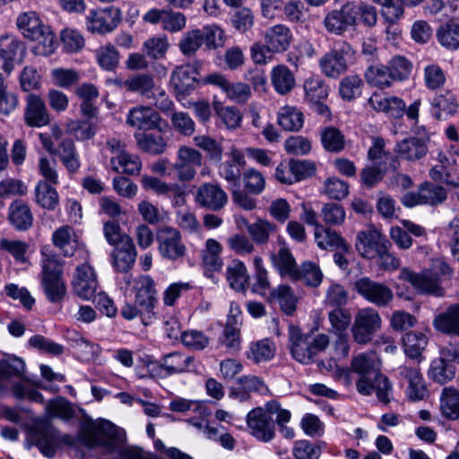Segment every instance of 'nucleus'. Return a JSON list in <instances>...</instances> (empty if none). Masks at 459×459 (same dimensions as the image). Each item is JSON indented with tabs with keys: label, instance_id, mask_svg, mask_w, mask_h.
Listing matches in <instances>:
<instances>
[{
	"label": "nucleus",
	"instance_id": "6e6d98bb",
	"mask_svg": "<svg viewBox=\"0 0 459 459\" xmlns=\"http://www.w3.org/2000/svg\"><path fill=\"white\" fill-rule=\"evenodd\" d=\"M455 376V368L440 359H435L431 361L429 377L434 382L444 385L451 381Z\"/></svg>",
	"mask_w": 459,
	"mask_h": 459
},
{
	"label": "nucleus",
	"instance_id": "2f4dec72",
	"mask_svg": "<svg viewBox=\"0 0 459 459\" xmlns=\"http://www.w3.org/2000/svg\"><path fill=\"white\" fill-rule=\"evenodd\" d=\"M292 33L287 26L277 24L268 28L264 32V42L275 53H281L288 49L292 41Z\"/></svg>",
	"mask_w": 459,
	"mask_h": 459
},
{
	"label": "nucleus",
	"instance_id": "ea45409f",
	"mask_svg": "<svg viewBox=\"0 0 459 459\" xmlns=\"http://www.w3.org/2000/svg\"><path fill=\"white\" fill-rule=\"evenodd\" d=\"M271 82L280 95L290 93L296 85L294 74L284 65H278L272 69Z\"/></svg>",
	"mask_w": 459,
	"mask_h": 459
},
{
	"label": "nucleus",
	"instance_id": "bb28decb",
	"mask_svg": "<svg viewBox=\"0 0 459 459\" xmlns=\"http://www.w3.org/2000/svg\"><path fill=\"white\" fill-rule=\"evenodd\" d=\"M349 3L342 5L340 10L329 12L324 19L325 30L335 35L343 34L350 27L354 26Z\"/></svg>",
	"mask_w": 459,
	"mask_h": 459
},
{
	"label": "nucleus",
	"instance_id": "680f3d73",
	"mask_svg": "<svg viewBox=\"0 0 459 459\" xmlns=\"http://www.w3.org/2000/svg\"><path fill=\"white\" fill-rule=\"evenodd\" d=\"M169 46L170 44L167 36H154L143 42V50L152 59H162L165 57Z\"/></svg>",
	"mask_w": 459,
	"mask_h": 459
},
{
	"label": "nucleus",
	"instance_id": "1a4fd4ad",
	"mask_svg": "<svg viewBox=\"0 0 459 459\" xmlns=\"http://www.w3.org/2000/svg\"><path fill=\"white\" fill-rule=\"evenodd\" d=\"M381 325V316L375 308L364 307L359 309L351 326L353 340L363 345L370 342L375 334L380 330Z\"/></svg>",
	"mask_w": 459,
	"mask_h": 459
},
{
	"label": "nucleus",
	"instance_id": "f3484780",
	"mask_svg": "<svg viewBox=\"0 0 459 459\" xmlns=\"http://www.w3.org/2000/svg\"><path fill=\"white\" fill-rule=\"evenodd\" d=\"M228 195L219 183H204L196 190L195 201L202 208L218 212L228 204Z\"/></svg>",
	"mask_w": 459,
	"mask_h": 459
},
{
	"label": "nucleus",
	"instance_id": "a878e982",
	"mask_svg": "<svg viewBox=\"0 0 459 459\" xmlns=\"http://www.w3.org/2000/svg\"><path fill=\"white\" fill-rule=\"evenodd\" d=\"M271 261L281 278H288L292 281H299V267L289 248L281 247L277 253L271 255Z\"/></svg>",
	"mask_w": 459,
	"mask_h": 459
},
{
	"label": "nucleus",
	"instance_id": "4468645a",
	"mask_svg": "<svg viewBox=\"0 0 459 459\" xmlns=\"http://www.w3.org/2000/svg\"><path fill=\"white\" fill-rule=\"evenodd\" d=\"M120 22L121 12L114 6L91 10L86 16L87 30L101 35L112 32Z\"/></svg>",
	"mask_w": 459,
	"mask_h": 459
},
{
	"label": "nucleus",
	"instance_id": "20e7f679",
	"mask_svg": "<svg viewBox=\"0 0 459 459\" xmlns=\"http://www.w3.org/2000/svg\"><path fill=\"white\" fill-rule=\"evenodd\" d=\"M289 345L294 359L302 364H309L319 352L327 348L329 338L325 333L312 338L302 333L299 327L291 325L289 328Z\"/></svg>",
	"mask_w": 459,
	"mask_h": 459
},
{
	"label": "nucleus",
	"instance_id": "a19ab883",
	"mask_svg": "<svg viewBox=\"0 0 459 459\" xmlns=\"http://www.w3.org/2000/svg\"><path fill=\"white\" fill-rule=\"evenodd\" d=\"M315 240L321 249H340L348 251L349 247L345 240L335 231L323 225L315 229Z\"/></svg>",
	"mask_w": 459,
	"mask_h": 459
},
{
	"label": "nucleus",
	"instance_id": "6ab92c4d",
	"mask_svg": "<svg viewBox=\"0 0 459 459\" xmlns=\"http://www.w3.org/2000/svg\"><path fill=\"white\" fill-rule=\"evenodd\" d=\"M52 244L65 256H73L75 253L82 257L85 246L79 241V238L73 227L63 225L52 234Z\"/></svg>",
	"mask_w": 459,
	"mask_h": 459
},
{
	"label": "nucleus",
	"instance_id": "f8f14e48",
	"mask_svg": "<svg viewBox=\"0 0 459 459\" xmlns=\"http://www.w3.org/2000/svg\"><path fill=\"white\" fill-rule=\"evenodd\" d=\"M353 285L359 296L378 307H387L394 299V293L387 285L368 276L359 278Z\"/></svg>",
	"mask_w": 459,
	"mask_h": 459
},
{
	"label": "nucleus",
	"instance_id": "e433bc0d",
	"mask_svg": "<svg viewBox=\"0 0 459 459\" xmlns=\"http://www.w3.org/2000/svg\"><path fill=\"white\" fill-rule=\"evenodd\" d=\"M394 151L400 158L414 161L427 154L428 147L423 140L409 137L397 143Z\"/></svg>",
	"mask_w": 459,
	"mask_h": 459
},
{
	"label": "nucleus",
	"instance_id": "603ef678",
	"mask_svg": "<svg viewBox=\"0 0 459 459\" xmlns=\"http://www.w3.org/2000/svg\"><path fill=\"white\" fill-rule=\"evenodd\" d=\"M247 230L255 243L264 245L268 243L271 234L277 230V226L267 220L258 219L247 225Z\"/></svg>",
	"mask_w": 459,
	"mask_h": 459
},
{
	"label": "nucleus",
	"instance_id": "4d7b16f0",
	"mask_svg": "<svg viewBox=\"0 0 459 459\" xmlns=\"http://www.w3.org/2000/svg\"><path fill=\"white\" fill-rule=\"evenodd\" d=\"M365 78L370 85L379 89L390 87L394 82L386 65H371L365 71Z\"/></svg>",
	"mask_w": 459,
	"mask_h": 459
},
{
	"label": "nucleus",
	"instance_id": "774afa93",
	"mask_svg": "<svg viewBox=\"0 0 459 459\" xmlns=\"http://www.w3.org/2000/svg\"><path fill=\"white\" fill-rule=\"evenodd\" d=\"M394 82L407 79L412 70L411 62L403 56H394L386 65Z\"/></svg>",
	"mask_w": 459,
	"mask_h": 459
},
{
	"label": "nucleus",
	"instance_id": "e2e57ef3",
	"mask_svg": "<svg viewBox=\"0 0 459 459\" xmlns=\"http://www.w3.org/2000/svg\"><path fill=\"white\" fill-rule=\"evenodd\" d=\"M238 384L239 385V391L237 394L240 395L241 400H244L246 394L250 393L265 394L269 391L264 381L261 377L254 375H247L238 377Z\"/></svg>",
	"mask_w": 459,
	"mask_h": 459
},
{
	"label": "nucleus",
	"instance_id": "49530a36",
	"mask_svg": "<svg viewBox=\"0 0 459 459\" xmlns=\"http://www.w3.org/2000/svg\"><path fill=\"white\" fill-rule=\"evenodd\" d=\"M276 351L274 343L269 339H263L250 343L246 355L255 364L271 360Z\"/></svg>",
	"mask_w": 459,
	"mask_h": 459
},
{
	"label": "nucleus",
	"instance_id": "052dcab7",
	"mask_svg": "<svg viewBox=\"0 0 459 459\" xmlns=\"http://www.w3.org/2000/svg\"><path fill=\"white\" fill-rule=\"evenodd\" d=\"M306 100L310 102L325 100L328 97V86L318 77H311L304 82Z\"/></svg>",
	"mask_w": 459,
	"mask_h": 459
},
{
	"label": "nucleus",
	"instance_id": "69168bd1",
	"mask_svg": "<svg viewBox=\"0 0 459 459\" xmlns=\"http://www.w3.org/2000/svg\"><path fill=\"white\" fill-rule=\"evenodd\" d=\"M299 281L303 280L306 285L316 288L324 278L323 272L318 264L312 261H304L299 268Z\"/></svg>",
	"mask_w": 459,
	"mask_h": 459
},
{
	"label": "nucleus",
	"instance_id": "0e129e2a",
	"mask_svg": "<svg viewBox=\"0 0 459 459\" xmlns=\"http://www.w3.org/2000/svg\"><path fill=\"white\" fill-rule=\"evenodd\" d=\"M352 19L354 20V26L357 21L359 20L364 25L372 27L376 25L377 21V13L375 6L368 4H356L349 3Z\"/></svg>",
	"mask_w": 459,
	"mask_h": 459
},
{
	"label": "nucleus",
	"instance_id": "aec40b11",
	"mask_svg": "<svg viewBox=\"0 0 459 459\" xmlns=\"http://www.w3.org/2000/svg\"><path fill=\"white\" fill-rule=\"evenodd\" d=\"M389 241L376 229H368L358 232L356 236V249L366 259H375L381 249Z\"/></svg>",
	"mask_w": 459,
	"mask_h": 459
},
{
	"label": "nucleus",
	"instance_id": "39448f33",
	"mask_svg": "<svg viewBox=\"0 0 459 459\" xmlns=\"http://www.w3.org/2000/svg\"><path fill=\"white\" fill-rule=\"evenodd\" d=\"M120 430L112 423L107 421L100 433L90 434L86 437V445L90 447L100 446L107 453L118 452L121 459H143V450L136 446H126L118 449Z\"/></svg>",
	"mask_w": 459,
	"mask_h": 459
},
{
	"label": "nucleus",
	"instance_id": "6e6552de",
	"mask_svg": "<svg viewBox=\"0 0 459 459\" xmlns=\"http://www.w3.org/2000/svg\"><path fill=\"white\" fill-rule=\"evenodd\" d=\"M203 161L204 156L200 151L188 145H179L171 169L175 172L178 181L189 183L195 180Z\"/></svg>",
	"mask_w": 459,
	"mask_h": 459
},
{
	"label": "nucleus",
	"instance_id": "dca6fc26",
	"mask_svg": "<svg viewBox=\"0 0 459 459\" xmlns=\"http://www.w3.org/2000/svg\"><path fill=\"white\" fill-rule=\"evenodd\" d=\"M247 426L249 433L259 441L269 442L274 437V421L265 406L254 408L247 413Z\"/></svg>",
	"mask_w": 459,
	"mask_h": 459
},
{
	"label": "nucleus",
	"instance_id": "412c9836",
	"mask_svg": "<svg viewBox=\"0 0 459 459\" xmlns=\"http://www.w3.org/2000/svg\"><path fill=\"white\" fill-rule=\"evenodd\" d=\"M25 101L23 119L27 126L30 127H42L49 124L50 117L48 108L39 96L30 93L26 97Z\"/></svg>",
	"mask_w": 459,
	"mask_h": 459
},
{
	"label": "nucleus",
	"instance_id": "72a5a7b5",
	"mask_svg": "<svg viewBox=\"0 0 459 459\" xmlns=\"http://www.w3.org/2000/svg\"><path fill=\"white\" fill-rule=\"evenodd\" d=\"M55 155L58 156L61 163L70 175L76 174L81 168L80 155L71 138L62 139L57 145Z\"/></svg>",
	"mask_w": 459,
	"mask_h": 459
},
{
	"label": "nucleus",
	"instance_id": "a211bd4d",
	"mask_svg": "<svg viewBox=\"0 0 459 459\" xmlns=\"http://www.w3.org/2000/svg\"><path fill=\"white\" fill-rule=\"evenodd\" d=\"M160 115L152 108L148 106H136L129 109L126 116L128 126L136 128L139 131L157 130L161 132Z\"/></svg>",
	"mask_w": 459,
	"mask_h": 459
},
{
	"label": "nucleus",
	"instance_id": "c85d7f7f",
	"mask_svg": "<svg viewBox=\"0 0 459 459\" xmlns=\"http://www.w3.org/2000/svg\"><path fill=\"white\" fill-rule=\"evenodd\" d=\"M433 327L439 333L459 337V303L452 304L435 316Z\"/></svg>",
	"mask_w": 459,
	"mask_h": 459
},
{
	"label": "nucleus",
	"instance_id": "393cba45",
	"mask_svg": "<svg viewBox=\"0 0 459 459\" xmlns=\"http://www.w3.org/2000/svg\"><path fill=\"white\" fill-rule=\"evenodd\" d=\"M25 47L12 35L0 37V69L8 76L13 69V60L18 54H23Z\"/></svg>",
	"mask_w": 459,
	"mask_h": 459
},
{
	"label": "nucleus",
	"instance_id": "b1692460",
	"mask_svg": "<svg viewBox=\"0 0 459 459\" xmlns=\"http://www.w3.org/2000/svg\"><path fill=\"white\" fill-rule=\"evenodd\" d=\"M142 187L146 191H152L157 195L174 198L176 204L185 202L184 193L178 184H169L159 178L143 175L141 178Z\"/></svg>",
	"mask_w": 459,
	"mask_h": 459
},
{
	"label": "nucleus",
	"instance_id": "8fccbe9b",
	"mask_svg": "<svg viewBox=\"0 0 459 459\" xmlns=\"http://www.w3.org/2000/svg\"><path fill=\"white\" fill-rule=\"evenodd\" d=\"M403 343L407 357L420 361L422 351L428 344V338L420 332H409L404 334Z\"/></svg>",
	"mask_w": 459,
	"mask_h": 459
},
{
	"label": "nucleus",
	"instance_id": "ddd939ff",
	"mask_svg": "<svg viewBox=\"0 0 459 459\" xmlns=\"http://www.w3.org/2000/svg\"><path fill=\"white\" fill-rule=\"evenodd\" d=\"M157 242L159 253L165 259L176 261L186 253L181 233L173 227L165 226L158 230Z\"/></svg>",
	"mask_w": 459,
	"mask_h": 459
},
{
	"label": "nucleus",
	"instance_id": "7c9ffc66",
	"mask_svg": "<svg viewBox=\"0 0 459 459\" xmlns=\"http://www.w3.org/2000/svg\"><path fill=\"white\" fill-rule=\"evenodd\" d=\"M8 220L17 230L24 231L32 226L33 214L26 202L16 199L8 207Z\"/></svg>",
	"mask_w": 459,
	"mask_h": 459
},
{
	"label": "nucleus",
	"instance_id": "5fc2aeb1",
	"mask_svg": "<svg viewBox=\"0 0 459 459\" xmlns=\"http://www.w3.org/2000/svg\"><path fill=\"white\" fill-rule=\"evenodd\" d=\"M155 88L154 79L147 74H137L128 77V83L126 84V91L136 92L141 96L151 98Z\"/></svg>",
	"mask_w": 459,
	"mask_h": 459
},
{
	"label": "nucleus",
	"instance_id": "bf43d9fd",
	"mask_svg": "<svg viewBox=\"0 0 459 459\" xmlns=\"http://www.w3.org/2000/svg\"><path fill=\"white\" fill-rule=\"evenodd\" d=\"M364 82L357 75H348L342 78L339 84V93L342 100L350 101L360 96Z\"/></svg>",
	"mask_w": 459,
	"mask_h": 459
},
{
	"label": "nucleus",
	"instance_id": "423d86ee",
	"mask_svg": "<svg viewBox=\"0 0 459 459\" xmlns=\"http://www.w3.org/2000/svg\"><path fill=\"white\" fill-rule=\"evenodd\" d=\"M91 255L82 250V263L76 265L72 280L74 293L82 299L89 300L95 297L99 287L97 273L90 263Z\"/></svg>",
	"mask_w": 459,
	"mask_h": 459
},
{
	"label": "nucleus",
	"instance_id": "4be33fe9",
	"mask_svg": "<svg viewBox=\"0 0 459 459\" xmlns=\"http://www.w3.org/2000/svg\"><path fill=\"white\" fill-rule=\"evenodd\" d=\"M229 156L230 159L219 166L218 174L228 184L238 186L243 175L241 169L246 164L245 155L239 149L233 146L230 148Z\"/></svg>",
	"mask_w": 459,
	"mask_h": 459
},
{
	"label": "nucleus",
	"instance_id": "0eeeda50",
	"mask_svg": "<svg viewBox=\"0 0 459 459\" xmlns=\"http://www.w3.org/2000/svg\"><path fill=\"white\" fill-rule=\"evenodd\" d=\"M143 362L147 366L153 365L158 374L160 375L163 372L167 377L195 372L198 368L195 357L181 351L169 352L159 360H153L151 356H147Z\"/></svg>",
	"mask_w": 459,
	"mask_h": 459
},
{
	"label": "nucleus",
	"instance_id": "2eb2a0df",
	"mask_svg": "<svg viewBox=\"0 0 459 459\" xmlns=\"http://www.w3.org/2000/svg\"><path fill=\"white\" fill-rule=\"evenodd\" d=\"M400 279L410 282L420 293L435 297H443L445 289L441 286L440 278L429 272L415 273L406 267L400 272Z\"/></svg>",
	"mask_w": 459,
	"mask_h": 459
},
{
	"label": "nucleus",
	"instance_id": "cd10ccee",
	"mask_svg": "<svg viewBox=\"0 0 459 459\" xmlns=\"http://www.w3.org/2000/svg\"><path fill=\"white\" fill-rule=\"evenodd\" d=\"M138 149L150 155H161L166 152L169 143L161 134L153 132H138L134 134Z\"/></svg>",
	"mask_w": 459,
	"mask_h": 459
},
{
	"label": "nucleus",
	"instance_id": "13d9d810",
	"mask_svg": "<svg viewBox=\"0 0 459 459\" xmlns=\"http://www.w3.org/2000/svg\"><path fill=\"white\" fill-rule=\"evenodd\" d=\"M98 65L106 71H113L119 65V52L112 44L100 46L95 50Z\"/></svg>",
	"mask_w": 459,
	"mask_h": 459
},
{
	"label": "nucleus",
	"instance_id": "9b49d317",
	"mask_svg": "<svg viewBox=\"0 0 459 459\" xmlns=\"http://www.w3.org/2000/svg\"><path fill=\"white\" fill-rule=\"evenodd\" d=\"M33 438L39 451L48 458L55 456L61 443L70 444L72 439L68 435L62 436L48 420H43L36 426Z\"/></svg>",
	"mask_w": 459,
	"mask_h": 459
},
{
	"label": "nucleus",
	"instance_id": "338daca9",
	"mask_svg": "<svg viewBox=\"0 0 459 459\" xmlns=\"http://www.w3.org/2000/svg\"><path fill=\"white\" fill-rule=\"evenodd\" d=\"M234 319H229L220 337V343L230 351L235 352L240 349V328L237 322H231Z\"/></svg>",
	"mask_w": 459,
	"mask_h": 459
},
{
	"label": "nucleus",
	"instance_id": "f704fd0d",
	"mask_svg": "<svg viewBox=\"0 0 459 459\" xmlns=\"http://www.w3.org/2000/svg\"><path fill=\"white\" fill-rule=\"evenodd\" d=\"M8 144L7 139L0 136V171H4L8 168L10 157L13 163L17 166L22 165L26 158L27 146L22 140L17 139L14 141L10 156L7 149Z\"/></svg>",
	"mask_w": 459,
	"mask_h": 459
},
{
	"label": "nucleus",
	"instance_id": "9d476101",
	"mask_svg": "<svg viewBox=\"0 0 459 459\" xmlns=\"http://www.w3.org/2000/svg\"><path fill=\"white\" fill-rule=\"evenodd\" d=\"M352 47L343 42L338 48H333L325 53L319 59L321 72L329 78H338L348 69V62L353 57Z\"/></svg>",
	"mask_w": 459,
	"mask_h": 459
},
{
	"label": "nucleus",
	"instance_id": "c03bdc74",
	"mask_svg": "<svg viewBox=\"0 0 459 459\" xmlns=\"http://www.w3.org/2000/svg\"><path fill=\"white\" fill-rule=\"evenodd\" d=\"M277 120L283 130L297 132L303 126L304 115L299 108L287 105L279 109Z\"/></svg>",
	"mask_w": 459,
	"mask_h": 459
},
{
	"label": "nucleus",
	"instance_id": "c9c22d12",
	"mask_svg": "<svg viewBox=\"0 0 459 459\" xmlns=\"http://www.w3.org/2000/svg\"><path fill=\"white\" fill-rule=\"evenodd\" d=\"M225 275L231 289L237 291L246 290L248 285L249 274L242 261L238 259L231 260L227 264Z\"/></svg>",
	"mask_w": 459,
	"mask_h": 459
},
{
	"label": "nucleus",
	"instance_id": "37998d69",
	"mask_svg": "<svg viewBox=\"0 0 459 459\" xmlns=\"http://www.w3.org/2000/svg\"><path fill=\"white\" fill-rule=\"evenodd\" d=\"M112 169L128 175H139L142 170V160L138 155L131 154L126 151L110 159Z\"/></svg>",
	"mask_w": 459,
	"mask_h": 459
},
{
	"label": "nucleus",
	"instance_id": "f03ea898",
	"mask_svg": "<svg viewBox=\"0 0 459 459\" xmlns=\"http://www.w3.org/2000/svg\"><path fill=\"white\" fill-rule=\"evenodd\" d=\"M133 290L134 303H126L120 313L126 320L140 317L143 324L148 325L157 317L159 299L155 281L149 275H141L134 281Z\"/></svg>",
	"mask_w": 459,
	"mask_h": 459
},
{
	"label": "nucleus",
	"instance_id": "864d4df0",
	"mask_svg": "<svg viewBox=\"0 0 459 459\" xmlns=\"http://www.w3.org/2000/svg\"><path fill=\"white\" fill-rule=\"evenodd\" d=\"M437 38L441 46L447 49L459 48V23L455 21L441 25L437 31Z\"/></svg>",
	"mask_w": 459,
	"mask_h": 459
},
{
	"label": "nucleus",
	"instance_id": "4c0bfd02",
	"mask_svg": "<svg viewBox=\"0 0 459 459\" xmlns=\"http://www.w3.org/2000/svg\"><path fill=\"white\" fill-rule=\"evenodd\" d=\"M222 246L214 238H208L201 250L202 264L206 271L217 272L222 268Z\"/></svg>",
	"mask_w": 459,
	"mask_h": 459
},
{
	"label": "nucleus",
	"instance_id": "5701e85b",
	"mask_svg": "<svg viewBox=\"0 0 459 459\" xmlns=\"http://www.w3.org/2000/svg\"><path fill=\"white\" fill-rule=\"evenodd\" d=\"M197 76V69L189 64L178 66L173 71L170 77V83L177 98L185 97L195 88Z\"/></svg>",
	"mask_w": 459,
	"mask_h": 459
},
{
	"label": "nucleus",
	"instance_id": "3c124183",
	"mask_svg": "<svg viewBox=\"0 0 459 459\" xmlns=\"http://www.w3.org/2000/svg\"><path fill=\"white\" fill-rule=\"evenodd\" d=\"M25 371L24 361L15 356L6 359H0V390L4 387V383L13 377L22 378Z\"/></svg>",
	"mask_w": 459,
	"mask_h": 459
},
{
	"label": "nucleus",
	"instance_id": "473e14b6",
	"mask_svg": "<svg viewBox=\"0 0 459 459\" xmlns=\"http://www.w3.org/2000/svg\"><path fill=\"white\" fill-rule=\"evenodd\" d=\"M127 242L114 247L111 257L115 269L121 273L129 271L136 259L137 251L132 238H126Z\"/></svg>",
	"mask_w": 459,
	"mask_h": 459
},
{
	"label": "nucleus",
	"instance_id": "a18cd8bd",
	"mask_svg": "<svg viewBox=\"0 0 459 459\" xmlns=\"http://www.w3.org/2000/svg\"><path fill=\"white\" fill-rule=\"evenodd\" d=\"M458 107L456 97L450 91L437 95L432 100L433 115L437 119L455 115Z\"/></svg>",
	"mask_w": 459,
	"mask_h": 459
},
{
	"label": "nucleus",
	"instance_id": "f257e3e1",
	"mask_svg": "<svg viewBox=\"0 0 459 459\" xmlns=\"http://www.w3.org/2000/svg\"><path fill=\"white\" fill-rule=\"evenodd\" d=\"M351 368L359 374L356 382L357 391L363 395L376 393L377 399L386 404L392 385L388 378L380 373V359L375 351L361 353L353 358Z\"/></svg>",
	"mask_w": 459,
	"mask_h": 459
},
{
	"label": "nucleus",
	"instance_id": "7ed1b4c3",
	"mask_svg": "<svg viewBox=\"0 0 459 459\" xmlns=\"http://www.w3.org/2000/svg\"><path fill=\"white\" fill-rule=\"evenodd\" d=\"M16 23L25 38L38 41L36 48L39 54L49 56L55 51V35L48 26L43 24L36 13L27 12L20 14Z\"/></svg>",
	"mask_w": 459,
	"mask_h": 459
},
{
	"label": "nucleus",
	"instance_id": "de8ad7c7",
	"mask_svg": "<svg viewBox=\"0 0 459 459\" xmlns=\"http://www.w3.org/2000/svg\"><path fill=\"white\" fill-rule=\"evenodd\" d=\"M35 202L44 209L54 211L59 204V196L50 183L40 180L35 187Z\"/></svg>",
	"mask_w": 459,
	"mask_h": 459
},
{
	"label": "nucleus",
	"instance_id": "58836bf2",
	"mask_svg": "<svg viewBox=\"0 0 459 459\" xmlns=\"http://www.w3.org/2000/svg\"><path fill=\"white\" fill-rule=\"evenodd\" d=\"M267 299L269 302L278 303L281 310L289 316L295 312L299 301L291 287L286 284L273 289Z\"/></svg>",
	"mask_w": 459,
	"mask_h": 459
},
{
	"label": "nucleus",
	"instance_id": "c756f323",
	"mask_svg": "<svg viewBox=\"0 0 459 459\" xmlns=\"http://www.w3.org/2000/svg\"><path fill=\"white\" fill-rule=\"evenodd\" d=\"M368 103L371 108L377 112L399 118L404 115L405 102L398 97H384L379 93H373Z\"/></svg>",
	"mask_w": 459,
	"mask_h": 459
},
{
	"label": "nucleus",
	"instance_id": "09e8293b",
	"mask_svg": "<svg viewBox=\"0 0 459 459\" xmlns=\"http://www.w3.org/2000/svg\"><path fill=\"white\" fill-rule=\"evenodd\" d=\"M255 267L254 283L252 284V291L262 297H266L270 294L271 282L269 280L268 271L264 266V261L261 256H255L253 259Z\"/></svg>",
	"mask_w": 459,
	"mask_h": 459
},
{
	"label": "nucleus",
	"instance_id": "79ce46f5",
	"mask_svg": "<svg viewBox=\"0 0 459 459\" xmlns=\"http://www.w3.org/2000/svg\"><path fill=\"white\" fill-rule=\"evenodd\" d=\"M440 411L450 420L459 419V390L453 386H446L440 394Z\"/></svg>",
	"mask_w": 459,
	"mask_h": 459
}]
</instances>
